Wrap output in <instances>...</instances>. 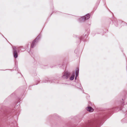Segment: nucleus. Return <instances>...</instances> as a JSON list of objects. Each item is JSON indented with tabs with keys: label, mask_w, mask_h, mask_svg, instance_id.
Here are the masks:
<instances>
[{
	"label": "nucleus",
	"mask_w": 127,
	"mask_h": 127,
	"mask_svg": "<svg viewBox=\"0 0 127 127\" xmlns=\"http://www.w3.org/2000/svg\"><path fill=\"white\" fill-rule=\"evenodd\" d=\"M14 56V58H16L18 56L16 50H14L13 52Z\"/></svg>",
	"instance_id": "obj_5"
},
{
	"label": "nucleus",
	"mask_w": 127,
	"mask_h": 127,
	"mask_svg": "<svg viewBox=\"0 0 127 127\" xmlns=\"http://www.w3.org/2000/svg\"><path fill=\"white\" fill-rule=\"evenodd\" d=\"M76 76L75 77V78H76V77L78 76V71H76Z\"/></svg>",
	"instance_id": "obj_7"
},
{
	"label": "nucleus",
	"mask_w": 127,
	"mask_h": 127,
	"mask_svg": "<svg viewBox=\"0 0 127 127\" xmlns=\"http://www.w3.org/2000/svg\"><path fill=\"white\" fill-rule=\"evenodd\" d=\"M36 42V39H35L33 41L31 46V47L32 48H33L35 46V45Z\"/></svg>",
	"instance_id": "obj_4"
},
{
	"label": "nucleus",
	"mask_w": 127,
	"mask_h": 127,
	"mask_svg": "<svg viewBox=\"0 0 127 127\" xmlns=\"http://www.w3.org/2000/svg\"><path fill=\"white\" fill-rule=\"evenodd\" d=\"M69 73L67 72H65L63 73V75L62 76V78L64 79H67L69 77Z\"/></svg>",
	"instance_id": "obj_1"
},
{
	"label": "nucleus",
	"mask_w": 127,
	"mask_h": 127,
	"mask_svg": "<svg viewBox=\"0 0 127 127\" xmlns=\"http://www.w3.org/2000/svg\"><path fill=\"white\" fill-rule=\"evenodd\" d=\"M87 111L90 112H93L94 111V109L91 107H88L86 108Z\"/></svg>",
	"instance_id": "obj_3"
},
{
	"label": "nucleus",
	"mask_w": 127,
	"mask_h": 127,
	"mask_svg": "<svg viewBox=\"0 0 127 127\" xmlns=\"http://www.w3.org/2000/svg\"><path fill=\"white\" fill-rule=\"evenodd\" d=\"M90 17V14H87L85 16H83L82 17V20H83L84 21H85L86 20L88 19Z\"/></svg>",
	"instance_id": "obj_2"
},
{
	"label": "nucleus",
	"mask_w": 127,
	"mask_h": 127,
	"mask_svg": "<svg viewBox=\"0 0 127 127\" xmlns=\"http://www.w3.org/2000/svg\"><path fill=\"white\" fill-rule=\"evenodd\" d=\"M74 73L73 74H72V76L70 77V79L71 80H72L74 79Z\"/></svg>",
	"instance_id": "obj_6"
}]
</instances>
